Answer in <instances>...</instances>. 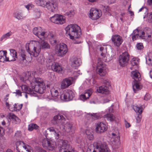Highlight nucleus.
Wrapping results in <instances>:
<instances>
[{
	"instance_id": "f257e3e1",
	"label": "nucleus",
	"mask_w": 152,
	"mask_h": 152,
	"mask_svg": "<svg viewBox=\"0 0 152 152\" xmlns=\"http://www.w3.org/2000/svg\"><path fill=\"white\" fill-rule=\"evenodd\" d=\"M32 45L30 43L27 42L26 44V48L27 51L30 55L31 57H37L39 55L41 50H46L50 49V45L46 41L42 39L39 42L38 46H34L33 51L31 50V48Z\"/></svg>"
},
{
	"instance_id": "f03ea898",
	"label": "nucleus",
	"mask_w": 152,
	"mask_h": 152,
	"mask_svg": "<svg viewBox=\"0 0 152 152\" xmlns=\"http://www.w3.org/2000/svg\"><path fill=\"white\" fill-rule=\"evenodd\" d=\"M66 34L70 37V39L75 40L80 38L82 34L80 27L76 24H71L68 25L65 28Z\"/></svg>"
},
{
	"instance_id": "7ed1b4c3",
	"label": "nucleus",
	"mask_w": 152,
	"mask_h": 152,
	"mask_svg": "<svg viewBox=\"0 0 152 152\" xmlns=\"http://www.w3.org/2000/svg\"><path fill=\"white\" fill-rule=\"evenodd\" d=\"M35 82L36 84L34 89L36 92L40 94H42L44 93L46 89V86L47 87H49L48 85H46L44 82L42 78L37 77H35Z\"/></svg>"
},
{
	"instance_id": "20e7f679",
	"label": "nucleus",
	"mask_w": 152,
	"mask_h": 152,
	"mask_svg": "<svg viewBox=\"0 0 152 152\" xmlns=\"http://www.w3.org/2000/svg\"><path fill=\"white\" fill-rule=\"evenodd\" d=\"M56 53L58 56L62 57L65 55L68 49L66 45L64 43H60L55 47Z\"/></svg>"
},
{
	"instance_id": "39448f33",
	"label": "nucleus",
	"mask_w": 152,
	"mask_h": 152,
	"mask_svg": "<svg viewBox=\"0 0 152 152\" xmlns=\"http://www.w3.org/2000/svg\"><path fill=\"white\" fill-rule=\"evenodd\" d=\"M75 93L71 90H65L62 94L60 96V98L62 100L65 101H69L72 100L75 97Z\"/></svg>"
},
{
	"instance_id": "423d86ee",
	"label": "nucleus",
	"mask_w": 152,
	"mask_h": 152,
	"mask_svg": "<svg viewBox=\"0 0 152 152\" xmlns=\"http://www.w3.org/2000/svg\"><path fill=\"white\" fill-rule=\"evenodd\" d=\"M130 55L128 53L125 51L121 55L119 58L118 62L122 66H126L128 63L129 58Z\"/></svg>"
},
{
	"instance_id": "0eeeda50",
	"label": "nucleus",
	"mask_w": 152,
	"mask_h": 152,
	"mask_svg": "<svg viewBox=\"0 0 152 152\" xmlns=\"http://www.w3.org/2000/svg\"><path fill=\"white\" fill-rule=\"evenodd\" d=\"M134 80L132 83V87L134 93L137 92V90H140L141 89L142 87L140 86V81L141 80V77H132Z\"/></svg>"
},
{
	"instance_id": "6e6552de",
	"label": "nucleus",
	"mask_w": 152,
	"mask_h": 152,
	"mask_svg": "<svg viewBox=\"0 0 152 152\" xmlns=\"http://www.w3.org/2000/svg\"><path fill=\"white\" fill-rule=\"evenodd\" d=\"M33 34L41 39H44L45 32L42 31L40 27L34 28L32 31Z\"/></svg>"
},
{
	"instance_id": "1a4fd4ad",
	"label": "nucleus",
	"mask_w": 152,
	"mask_h": 152,
	"mask_svg": "<svg viewBox=\"0 0 152 152\" xmlns=\"http://www.w3.org/2000/svg\"><path fill=\"white\" fill-rule=\"evenodd\" d=\"M101 16L100 11L94 8H91L90 11L89 17L93 20H96Z\"/></svg>"
},
{
	"instance_id": "9d476101",
	"label": "nucleus",
	"mask_w": 152,
	"mask_h": 152,
	"mask_svg": "<svg viewBox=\"0 0 152 152\" xmlns=\"http://www.w3.org/2000/svg\"><path fill=\"white\" fill-rule=\"evenodd\" d=\"M96 131L98 133H101L107 130V127L103 122H99L96 125Z\"/></svg>"
},
{
	"instance_id": "9b49d317",
	"label": "nucleus",
	"mask_w": 152,
	"mask_h": 152,
	"mask_svg": "<svg viewBox=\"0 0 152 152\" xmlns=\"http://www.w3.org/2000/svg\"><path fill=\"white\" fill-rule=\"evenodd\" d=\"M111 39L114 45L117 47L120 46L123 41L121 37L118 35H113Z\"/></svg>"
},
{
	"instance_id": "f8f14e48",
	"label": "nucleus",
	"mask_w": 152,
	"mask_h": 152,
	"mask_svg": "<svg viewBox=\"0 0 152 152\" xmlns=\"http://www.w3.org/2000/svg\"><path fill=\"white\" fill-rule=\"evenodd\" d=\"M94 147L96 149H98L99 152H110L107 145L102 143H97Z\"/></svg>"
},
{
	"instance_id": "ddd939ff",
	"label": "nucleus",
	"mask_w": 152,
	"mask_h": 152,
	"mask_svg": "<svg viewBox=\"0 0 152 152\" xmlns=\"http://www.w3.org/2000/svg\"><path fill=\"white\" fill-rule=\"evenodd\" d=\"M134 110L137 114V116L136 118L137 122L139 123L141 121V119L142 118L141 114L142 113L143 109L141 106L139 107L137 105L133 108Z\"/></svg>"
},
{
	"instance_id": "4468645a",
	"label": "nucleus",
	"mask_w": 152,
	"mask_h": 152,
	"mask_svg": "<svg viewBox=\"0 0 152 152\" xmlns=\"http://www.w3.org/2000/svg\"><path fill=\"white\" fill-rule=\"evenodd\" d=\"M21 88L23 91H25L26 93L25 96L26 98H27L28 96L27 94H29L31 96H34L35 93L34 92L33 89H31L26 85H22L21 86Z\"/></svg>"
},
{
	"instance_id": "2eb2a0df",
	"label": "nucleus",
	"mask_w": 152,
	"mask_h": 152,
	"mask_svg": "<svg viewBox=\"0 0 152 152\" xmlns=\"http://www.w3.org/2000/svg\"><path fill=\"white\" fill-rule=\"evenodd\" d=\"M17 58L18 61L20 64H24L26 63L27 62L26 58V52L24 51H22Z\"/></svg>"
},
{
	"instance_id": "dca6fc26",
	"label": "nucleus",
	"mask_w": 152,
	"mask_h": 152,
	"mask_svg": "<svg viewBox=\"0 0 152 152\" xmlns=\"http://www.w3.org/2000/svg\"><path fill=\"white\" fill-rule=\"evenodd\" d=\"M113 105H112L109 108V113H107L104 116V118L106 119L107 120L110 121H114L113 115L110 113H113L114 112V110L113 107Z\"/></svg>"
},
{
	"instance_id": "f3484780",
	"label": "nucleus",
	"mask_w": 152,
	"mask_h": 152,
	"mask_svg": "<svg viewBox=\"0 0 152 152\" xmlns=\"http://www.w3.org/2000/svg\"><path fill=\"white\" fill-rule=\"evenodd\" d=\"M93 92V90L91 88L87 89L85 91L84 94L80 95V100L84 101L89 98L92 94Z\"/></svg>"
},
{
	"instance_id": "a211bd4d",
	"label": "nucleus",
	"mask_w": 152,
	"mask_h": 152,
	"mask_svg": "<svg viewBox=\"0 0 152 152\" xmlns=\"http://www.w3.org/2000/svg\"><path fill=\"white\" fill-rule=\"evenodd\" d=\"M72 78L70 77L64 79L61 83V88L64 89L72 84Z\"/></svg>"
},
{
	"instance_id": "6ab92c4d",
	"label": "nucleus",
	"mask_w": 152,
	"mask_h": 152,
	"mask_svg": "<svg viewBox=\"0 0 152 152\" xmlns=\"http://www.w3.org/2000/svg\"><path fill=\"white\" fill-rule=\"evenodd\" d=\"M65 119L64 116L60 114H58L54 117L52 122L54 125H57L61 123V121Z\"/></svg>"
},
{
	"instance_id": "aec40b11",
	"label": "nucleus",
	"mask_w": 152,
	"mask_h": 152,
	"mask_svg": "<svg viewBox=\"0 0 152 152\" xmlns=\"http://www.w3.org/2000/svg\"><path fill=\"white\" fill-rule=\"evenodd\" d=\"M50 11L54 12L57 9V5L56 3L51 2L49 1L47 2L46 7Z\"/></svg>"
},
{
	"instance_id": "412c9836",
	"label": "nucleus",
	"mask_w": 152,
	"mask_h": 152,
	"mask_svg": "<svg viewBox=\"0 0 152 152\" xmlns=\"http://www.w3.org/2000/svg\"><path fill=\"white\" fill-rule=\"evenodd\" d=\"M64 129L67 132H71V133H73L74 129L72 127V124L71 122L69 121L66 122L64 126Z\"/></svg>"
},
{
	"instance_id": "4be33fe9",
	"label": "nucleus",
	"mask_w": 152,
	"mask_h": 152,
	"mask_svg": "<svg viewBox=\"0 0 152 152\" xmlns=\"http://www.w3.org/2000/svg\"><path fill=\"white\" fill-rule=\"evenodd\" d=\"M7 52L6 50L0 51V62H4L5 61H10L9 58L7 57Z\"/></svg>"
},
{
	"instance_id": "5701e85b",
	"label": "nucleus",
	"mask_w": 152,
	"mask_h": 152,
	"mask_svg": "<svg viewBox=\"0 0 152 152\" xmlns=\"http://www.w3.org/2000/svg\"><path fill=\"white\" fill-rule=\"evenodd\" d=\"M105 65H104L102 63H99L97 64V67L99 69L97 73L99 74L100 76H104V75L102 73H104V71L105 69L104 67Z\"/></svg>"
},
{
	"instance_id": "b1692460",
	"label": "nucleus",
	"mask_w": 152,
	"mask_h": 152,
	"mask_svg": "<svg viewBox=\"0 0 152 152\" xmlns=\"http://www.w3.org/2000/svg\"><path fill=\"white\" fill-rule=\"evenodd\" d=\"M48 36L51 44L53 45H55L57 42L56 36L51 32H49Z\"/></svg>"
},
{
	"instance_id": "393cba45",
	"label": "nucleus",
	"mask_w": 152,
	"mask_h": 152,
	"mask_svg": "<svg viewBox=\"0 0 152 152\" xmlns=\"http://www.w3.org/2000/svg\"><path fill=\"white\" fill-rule=\"evenodd\" d=\"M53 70L55 72H59L62 70L61 66L57 62H54L51 66Z\"/></svg>"
},
{
	"instance_id": "a878e982",
	"label": "nucleus",
	"mask_w": 152,
	"mask_h": 152,
	"mask_svg": "<svg viewBox=\"0 0 152 152\" xmlns=\"http://www.w3.org/2000/svg\"><path fill=\"white\" fill-rule=\"evenodd\" d=\"M97 91L99 93L105 94L109 93L108 88L106 86H102L99 87L97 89Z\"/></svg>"
},
{
	"instance_id": "bb28decb",
	"label": "nucleus",
	"mask_w": 152,
	"mask_h": 152,
	"mask_svg": "<svg viewBox=\"0 0 152 152\" xmlns=\"http://www.w3.org/2000/svg\"><path fill=\"white\" fill-rule=\"evenodd\" d=\"M81 63L80 59L77 58H75L72 62L71 66L72 67L75 68L80 66Z\"/></svg>"
},
{
	"instance_id": "cd10ccee",
	"label": "nucleus",
	"mask_w": 152,
	"mask_h": 152,
	"mask_svg": "<svg viewBox=\"0 0 152 152\" xmlns=\"http://www.w3.org/2000/svg\"><path fill=\"white\" fill-rule=\"evenodd\" d=\"M10 54L12 57V59L10 60V61H14L16 60V59L18 58L17 52L16 51L13 49L10 50Z\"/></svg>"
},
{
	"instance_id": "c85d7f7f",
	"label": "nucleus",
	"mask_w": 152,
	"mask_h": 152,
	"mask_svg": "<svg viewBox=\"0 0 152 152\" xmlns=\"http://www.w3.org/2000/svg\"><path fill=\"white\" fill-rule=\"evenodd\" d=\"M65 22V19L64 16L58 14L56 24H62Z\"/></svg>"
},
{
	"instance_id": "c756f323",
	"label": "nucleus",
	"mask_w": 152,
	"mask_h": 152,
	"mask_svg": "<svg viewBox=\"0 0 152 152\" xmlns=\"http://www.w3.org/2000/svg\"><path fill=\"white\" fill-rule=\"evenodd\" d=\"M12 32L11 31L6 33L3 34L0 38V41H5L7 39L10 38V37L12 35Z\"/></svg>"
},
{
	"instance_id": "7c9ffc66",
	"label": "nucleus",
	"mask_w": 152,
	"mask_h": 152,
	"mask_svg": "<svg viewBox=\"0 0 152 152\" xmlns=\"http://www.w3.org/2000/svg\"><path fill=\"white\" fill-rule=\"evenodd\" d=\"M85 132L87 138L90 140H93L94 138L93 132L91 130L87 129Z\"/></svg>"
},
{
	"instance_id": "2f4dec72",
	"label": "nucleus",
	"mask_w": 152,
	"mask_h": 152,
	"mask_svg": "<svg viewBox=\"0 0 152 152\" xmlns=\"http://www.w3.org/2000/svg\"><path fill=\"white\" fill-rule=\"evenodd\" d=\"M140 32L139 31V30L137 29L134 30L132 34L133 35L132 37V39L133 41L136 40L137 39L140 38L139 33Z\"/></svg>"
},
{
	"instance_id": "473e14b6",
	"label": "nucleus",
	"mask_w": 152,
	"mask_h": 152,
	"mask_svg": "<svg viewBox=\"0 0 152 152\" xmlns=\"http://www.w3.org/2000/svg\"><path fill=\"white\" fill-rule=\"evenodd\" d=\"M14 16L15 18L18 20L23 19L24 18L22 13L19 11L16 12L15 13Z\"/></svg>"
},
{
	"instance_id": "72a5a7b5",
	"label": "nucleus",
	"mask_w": 152,
	"mask_h": 152,
	"mask_svg": "<svg viewBox=\"0 0 152 152\" xmlns=\"http://www.w3.org/2000/svg\"><path fill=\"white\" fill-rule=\"evenodd\" d=\"M39 127L36 124H31L29 125L28 126V130L31 131L34 129H39Z\"/></svg>"
},
{
	"instance_id": "f704fd0d",
	"label": "nucleus",
	"mask_w": 152,
	"mask_h": 152,
	"mask_svg": "<svg viewBox=\"0 0 152 152\" xmlns=\"http://www.w3.org/2000/svg\"><path fill=\"white\" fill-rule=\"evenodd\" d=\"M47 3L45 0H38L36 1V3L38 5L44 7H45Z\"/></svg>"
},
{
	"instance_id": "c9c22d12",
	"label": "nucleus",
	"mask_w": 152,
	"mask_h": 152,
	"mask_svg": "<svg viewBox=\"0 0 152 152\" xmlns=\"http://www.w3.org/2000/svg\"><path fill=\"white\" fill-rule=\"evenodd\" d=\"M51 95L53 97H56L58 96L57 98H60V96L61 95H58V92L57 90H55V89H52L50 91Z\"/></svg>"
},
{
	"instance_id": "e433bc0d",
	"label": "nucleus",
	"mask_w": 152,
	"mask_h": 152,
	"mask_svg": "<svg viewBox=\"0 0 152 152\" xmlns=\"http://www.w3.org/2000/svg\"><path fill=\"white\" fill-rule=\"evenodd\" d=\"M49 143L50 144H48L47 148L48 150L53 151L55 148V143L52 141H50Z\"/></svg>"
},
{
	"instance_id": "4c0bfd02",
	"label": "nucleus",
	"mask_w": 152,
	"mask_h": 152,
	"mask_svg": "<svg viewBox=\"0 0 152 152\" xmlns=\"http://www.w3.org/2000/svg\"><path fill=\"white\" fill-rule=\"evenodd\" d=\"M10 118L13 121L15 122V124L20 122V120L18 117L15 116L14 114H12V115H11L10 116Z\"/></svg>"
},
{
	"instance_id": "58836bf2",
	"label": "nucleus",
	"mask_w": 152,
	"mask_h": 152,
	"mask_svg": "<svg viewBox=\"0 0 152 152\" xmlns=\"http://www.w3.org/2000/svg\"><path fill=\"white\" fill-rule=\"evenodd\" d=\"M46 139H45L43 140L42 142V145L44 147H45L47 148V147L48 145V144H50L49 142L50 140L47 138L46 136Z\"/></svg>"
},
{
	"instance_id": "ea45409f",
	"label": "nucleus",
	"mask_w": 152,
	"mask_h": 152,
	"mask_svg": "<svg viewBox=\"0 0 152 152\" xmlns=\"http://www.w3.org/2000/svg\"><path fill=\"white\" fill-rule=\"evenodd\" d=\"M37 72L35 71H27L25 73V76H35Z\"/></svg>"
},
{
	"instance_id": "a19ab883",
	"label": "nucleus",
	"mask_w": 152,
	"mask_h": 152,
	"mask_svg": "<svg viewBox=\"0 0 152 152\" xmlns=\"http://www.w3.org/2000/svg\"><path fill=\"white\" fill-rule=\"evenodd\" d=\"M58 15V14L55 15L54 16L50 18V20L52 22L56 24Z\"/></svg>"
},
{
	"instance_id": "79ce46f5",
	"label": "nucleus",
	"mask_w": 152,
	"mask_h": 152,
	"mask_svg": "<svg viewBox=\"0 0 152 152\" xmlns=\"http://www.w3.org/2000/svg\"><path fill=\"white\" fill-rule=\"evenodd\" d=\"M131 76H141V75L137 70H135L131 72Z\"/></svg>"
},
{
	"instance_id": "37998d69",
	"label": "nucleus",
	"mask_w": 152,
	"mask_h": 152,
	"mask_svg": "<svg viewBox=\"0 0 152 152\" xmlns=\"http://www.w3.org/2000/svg\"><path fill=\"white\" fill-rule=\"evenodd\" d=\"M138 63V60L137 58L133 59L131 61V64L132 66H137Z\"/></svg>"
},
{
	"instance_id": "c03bdc74",
	"label": "nucleus",
	"mask_w": 152,
	"mask_h": 152,
	"mask_svg": "<svg viewBox=\"0 0 152 152\" xmlns=\"http://www.w3.org/2000/svg\"><path fill=\"white\" fill-rule=\"evenodd\" d=\"M136 47L137 49L138 50H142L144 48L142 44L141 43H137L136 45Z\"/></svg>"
},
{
	"instance_id": "a18cd8bd",
	"label": "nucleus",
	"mask_w": 152,
	"mask_h": 152,
	"mask_svg": "<svg viewBox=\"0 0 152 152\" xmlns=\"http://www.w3.org/2000/svg\"><path fill=\"white\" fill-rule=\"evenodd\" d=\"M139 31L140 32L139 33V36L140 38L142 39H145V33L143 31Z\"/></svg>"
},
{
	"instance_id": "49530a36",
	"label": "nucleus",
	"mask_w": 152,
	"mask_h": 152,
	"mask_svg": "<svg viewBox=\"0 0 152 152\" xmlns=\"http://www.w3.org/2000/svg\"><path fill=\"white\" fill-rule=\"evenodd\" d=\"M25 7L28 10H31L32 8H33L34 5L32 4H28L27 5H25Z\"/></svg>"
},
{
	"instance_id": "de8ad7c7",
	"label": "nucleus",
	"mask_w": 152,
	"mask_h": 152,
	"mask_svg": "<svg viewBox=\"0 0 152 152\" xmlns=\"http://www.w3.org/2000/svg\"><path fill=\"white\" fill-rule=\"evenodd\" d=\"M99 50L100 51L105 53L107 51V48L105 46H101L99 48Z\"/></svg>"
},
{
	"instance_id": "09e8293b",
	"label": "nucleus",
	"mask_w": 152,
	"mask_h": 152,
	"mask_svg": "<svg viewBox=\"0 0 152 152\" xmlns=\"http://www.w3.org/2000/svg\"><path fill=\"white\" fill-rule=\"evenodd\" d=\"M74 13L73 12V11H72V10H70L68 12H66L65 14V15H67L68 17H71L72 15H74Z\"/></svg>"
},
{
	"instance_id": "8fccbe9b",
	"label": "nucleus",
	"mask_w": 152,
	"mask_h": 152,
	"mask_svg": "<svg viewBox=\"0 0 152 152\" xmlns=\"http://www.w3.org/2000/svg\"><path fill=\"white\" fill-rule=\"evenodd\" d=\"M151 98V96L148 93H146L144 96V100L147 101L148 100H149Z\"/></svg>"
},
{
	"instance_id": "3c124183",
	"label": "nucleus",
	"mask_w": 152,
	"mask_h": 152,
	"mask_svg": "<svg viewBox=\"0 0 152 152\" xmlns=\"http://www.w3.org/2000/svg\"><path fill=\"white\" fill-rule=\"evenodd\" d=\"M88 114L90 115L91 116H93L96 119H98L100 118V115L97 114L96 113H93L92 114L89 113Z\"/></svg>"
},
{
	"instance_id": "603ef678",
	"label": "nucleus",
	"mask_w": 152,
	"mask_h": 152,
	"mask_svg": "<svg viewBox=\"0 0 152 152\" xmlns=\"http://www.w3.org/2000/svg\"><path fill=\"white\" fill-rule=\"evenodd\" d=\"M48 130H49L50 132H52L53 134L54 133H56V132L57 130V129H55L53 127H50L48 128Z\"/></svg>"
},
{
	"instance_id": "864d4df0",
	"label": "nucleus",
	"mask_w": 152,
	"mask_h": 152,
	"mask_svg": "<svg viewBox=\"0 0 152 152\" xmlns=\"http://www.w3.org/2000/svg\"><path fill=\"white\" fill-rule=\"evenodd\" d=\"M56 133H54V135L55 136L56 139H58L60 137L61 133L57 130L56 132Z\"/></svg>"
},
{
	"instance_id": "5fc2aeb1",
	"label": "nucleus",
	"mask_w": 152,
	"mask_h": 152,
	"mask_svg": "<svg viewBox=\"0 0 152 152\" xmlns=\"http://www.w3.org/2000/svg\"><path fill=\"white\" fill-rule=\"evenodd\" d=\"M103 82V83L106 86H110V83L108 79L104 80Z\"/></svg>"
},
{
	"instance_id": "6e6d98bb",
	"label": "nucleus",
	"mask_w": 152,
	"mask_h": 152,
	"mask_svg": "<svg viewBox=\"0 0 152 152\" xmlns=\"http://www.w3.org/2000/svg\"><path fill=\"white\" fill-rule=\"evenodd\" d=\"M37 12L34 13V16L35 18H39L40 15V12Z\"/></svg>"
},
{
	"instance_id": "4d7b16f0",
	"label": "nucleus",
	"mask_w": 152,
	"mask_h": 152,
	"mask_svg": "<svg viewBox=\"0 0 152 152\" xmlns=\"http://www.w3.org/2000/svg\"><path fill=\"white\" fill-rule=\"evenodd\" d=\"M38 61L41 64H43L45 62L44 58H41V57L38 58Z\"/></svg>"
},
{
	"instance_id": "13d9d810",
	"label": "nucleus",
	"mask_w": 152,
	"mask_h": 152,
	"mask_svg": "<svg viewBox=\"0 0 152 152\" xmlns=\"http://www.w3.org/2000/svg\"><path fill=\"white\" fill-rule=\"evenodd\" d=\"M36 152H47L45 150L41 148H38Z\"/></svg>"
},
{
	"instance_id": "bf43d9fd",
	"label": "nucleus",
	"mask_w": 152,
	"mask_h": 152,
	"mask_svg": "<svg viewBox=\"0 0 152 152\" xmlns=\"http://www.w3.org/2000/svg\"><path fill=\"white\" fill-rule=\"evenodd\" d=\"M91 77V78L89 80V81L90 83H92L94 84L96 83V81L94 80V78L93 77Z\"/></svg>"
},
{
	"instance_id": "052dcab7",
	"label": "nucleus",
	"mask_w": 152,
	"mask_h": 152,
	"mask_svg": "<svg viewBox=\"0 0 152 152\" xmlns=\"http://www.w3.org/2000/svg\"><path fill=\"white\" fill-rule=\"evenodd\" d=\"M16 93L17 94L19 95L20 96H22V92L20 91V90H16V92L13 93Z\"/></svg>"
},
{
	"instance_id": "680f3d73",
	"label": "nucleus",
	"mask_w": 152,
	"mask_h": 152,
	"mask_svg": "<svg viewBox=\"0 0 152 152\" xmlns=\"http://www.w3.org/2000/svg\"><path fill=\"white\" fill-rule=\"evenodd\" d=\"M74 74L76 75H75L74 76H78L79 75H81L82 73H80V71L79 70L77 71H75L74 72Z\"/></svg>"
},
{
	"instance_id": "e2e57ef3",
	"label": "nucleus",
	"mask_w": 152,
	"mask_h": 152,
	"mask_svg": "<svg viewBox=\"0 0 152 152\" xmlns=\"http://www.w3.org/2000/svg\"><path fill=\"white\" fill-rule=\"evenodd\" d=\"M125 124L126 127L127 128H128L130 127L131 125L126 120L125 121Z\"/></svg>"
},
{
	"instance_id": "0e129e2a",
	"label": "nucleus",
	"mask_w": 152,
	"mask_h": 152,
	"mask_svg": "<svg viewBox=\"0 0 152 152\" xmlns=\"http://www.w3.org/2000/svg\"><path fill=\"white\" fill-rule=\"evenodd\" d=\"M34 13L37 12H40L39 9L37 8H35L34 10Z\"/></svg>"
},
{
	"instance_id": "69168bd1",
	"label": "nucleus",
	"mask_w": 152,
	"mask_h": 152,
	"mask_svg": "<svg viewBox=\"0 0 152 152\" xmlns=\"http://www.w3.org/2000/svg\"><path fill=\"white\" fill-rule=\"evenodd\" d=\"M147 2L149 5L152 6V0H148Z\"/></svg>"
},
{
	"instance_id": "338daca9",
	"label": "nucleus",
	"mask_w": 152,
	"mask_h": 152,
	"mask_svg": "<svg viewBox=\"0 0 152 152\" xmlns=\"http://www.w3.org/2000/svg\"><path fill=\"white\" fill-rule=\"evenodd\" d=\"M87 152H92V150L88 148L87 149Z\"/></svg>"
},
{
	"instance_id": "774afa93",
	"label": "nucleus",
	"mask_w": 152,
	"mask_h": 152,
	"mask_svg": "<svg viewBox=\"0 0 152 152\" xmlns=\"http://www.w3.org/2000/svg\"><path fill=\"white\" fill-rule=\"evenodd\" d=\"M90 103L91 104H95L96 102L95 101L92 100H91L90 101Z\"/></svg>"
}]
</instances>
